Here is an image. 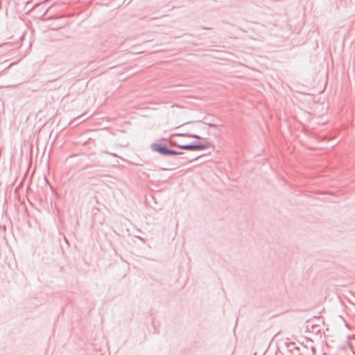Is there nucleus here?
Here are the masks:
<instances>
[{
  "mask_svg": "<svg viewBox=\"0 0 355 355\" xmlns=\"http://www.w3.org/2000/svg\"><path fill=\"white\" fill-rule=\"evenodd\" d=\"M1 2L0 1V10L1 9Z\"/></svg>",
  "mask_w": 355,
  "mask_h": 355,
  "instance_id": "nucleus-19",
  "label": "nucleus"
},
{
  "mask_svg": "<svg viewBox=\"0 0 355 355\" xmlns=\"http://www.w3.org/2000/svg\"><path fill=\"white\" fill-rule=\"evenodd\" d=\"M185 155V153H184L182 151H178V155Z\"/></svg>",
  "mask_w": 355,
  "mask_h": 355,
  "instance_id": "nucleus-13",
  "label": "nucleus"
},
{
  "mask_svg": "<svg viewBox=\"0 0 355 355\" xmlns=\"http://www.w3.org/2000/svg\"><path fill=\"white\" fill-rule=\"evenodd\" d=\"M171 137H189L193 138L198 140H205V138L201 137L197 134L190 133L189 132H175L171 135Z\"/></svg>",
  "mask_w": 355,
  "mask_h": 355,
  "instance_id": "nucleus-5",
  "label": "nucleus"
},
{
  "mask_svg": "<svg viewBox=\"0 0 355 355\" xmlns=\"http://www.w3.org/2000/svg\"><path fill=\"white\" fill-rule=\"evenodd\" d=\"M201 29H204V30H210L211 29V28L210 27H206V26H200V27Z\"/></svg>",
  "mask_w": 355,
  "mask_h": 355,
  "instance_id": "nucleus-12",
  "label": "nucleus"
},
{
  "mask_svg": "<svg viewBox=\"0 0 355 355\" xmlns=\"http://www.w3.org/2000/svg\"><path fill=\"white\" fill-rule=\"evenodd\" d=\"M345 326H346L347 328H349V326H348V324H347V322H345Z\"/></svg>",
  "mask_w": 355,
  "mask_h": 355,
  "instance_id": "nucleus-18",
  "label": "nucleus"
},
{
  "mask_svg": "<svg viewBox=\"0 0 355 355\" xmlns=\"http://www.w3.org/2000/svg\"><path fill=\"white\" fill-rule=\"evenodd\" d=\"M299 355H302V354H300Z\"/></svg>",
  "mask_w": 355,
  "mask_h": 355,
  "instance_id": "nucleus-21",
  "label": "nucleus"
},
{
  "mask_svg": "<svg viewBox=\"0 0 355 355\" xmlns=\"http://www.w3.org/2000/svg\"><path fill=\"white\" fill-rule=\"evenodd\" d=\"M150 149L161 155L166 156L168 148L165 144L153 143L150 144Z\"/></svg>",
  "mask_w": 355,
  "mask_h": 355,
  "instance_id": "nucleus-3",
  "label": "nucleus"
},
{
  "mask_svg": "<svg viewBox=\"0 0 355 355\" xmlns=\"http://www.w3.org/2000/svg\"><path fill=\"white\" fill-rule=\"evenodd\" d=\"M52 80H48L46 81H40L39 83V85L37 87V88L34 89L33 91H37V90H39L45 83V82L46 83H49V82H51Z\"/></svg>",
  "mask_w": 355,
  "mask_h": 355,
  "instance_id": "nucleus-8",
  "label": "nucleus"
},
{
  "mask_svg": "<svg viewBox=\"0 0 355 355\" xmlns=\"http://www.w3.org/2000/svg\"><path fill=\"white\" fill-rule=\"evenodd\" d=\"M311 351H312L313 354H314L315 352V348L314 347H311Z\"/></svg>",
  "mask_w": 355,
  "mask_h": 355,
  "instance_id": "nucleus-15",
  "label": "nucleus"
},
{
  "mask_svg": "<svg viewBox=\"0 0 355 355\" xmlns=\"http://www.w3.org/2000/svg\"><path fill=\"white\" fill-rule=\"evenodd\" d=\"M200 157V156L196 157H189L187 156L181 155V157H179L175 159V165L178 166H185L189 163H191L193 161H195L198 159Z\"/></svg>",
  "mask_w": 355,
  "mask_h": 355,
  "instance_id": "nucleus-4",
  "label": "nucleus"
},
{
  "mask_svg": "<svg viewBox=\"0 0 355 355\" xmlns=\"http://www.w3.org/2000/svg\"><path fill=\"white\" fill-rule=\"evenodd\" d=\"M169 145L171 147H176L178 148V146H180L181 145L180 144H178L175 141H172V140H169Z\"/></svg>",
  "mask_w": 355,
  "mask_h": 355,
  "instance_id": "nucleus-11",
  "label": "nucleus"
},
{
  "mask_svg": "<svg viewBox=\"0 0 355 355\" xmlns=\"http://www.w3.org/2000/svg\"><path fill=\"white\" fill-rule=\"evenodd\" d=\"M204 142H200V140L193 141L189 144L191 150H202L209 149L212 146L210 141L203 140Z\"/></svg>",
  "mask_w": 355,
  "mask_h": 355,
  "instance_id": "nucleus-2",
  "label": "nucleus"
},
{
  "mask_svg": "<svg viewBox=\"0 0 355 355\" xmlns=\"http://www.w3.org/2000/svg\"><path fill=\"white\" fill-rule=\"evenodd\" d=\"M168 139H166V138H164V137H162V138H161V139H159V141H168Z\"/></svg>",
  "mask_w": 355,
  "mask_h": 355,
  "instance_id": "nucleus-16",
  "label": "nucleus"
},
{
  "mask_svg": "<svg viewBox=\"0 0 355 355\" xmlns=\"http://www.w3.org/2000/svg\"><path fill=\"white\" fill-rule=\"evenodd\" d=\"M178 153V150L168 148L166 156H177Z\"/></svg>",
  "mask_w": 355,
  "mask_h": 355,
  "instance_id": "nucleus-6",
  "label": "nucleus"
},
{
  "mask_svg": "<svg viewBox=\"0 0 355 355\" xmlns=\"http://www.w3.org/2000/svg\"><path fill=\"white\" fill-rule=\"evenodd\" d=\"M178 148L181 149V150H191V148H190L189 144H182L180 146H178Z\"/></svg>",
  "mask_w": 355,
  "mask_h": 355,
  "instance_id": "nucleus-9",
  "label": "nucleus"
},
{
  "mask_svg": "<svg viewBox=\"0 0 355 355\" xmlns=\"http://www.w3.org/2000/svg\"><path fill=\"white\" fill-rule=\"evenodd\" d=\"M189 123H190V122H187V123H186V124H189ZM184 125H185V123H184ZM182 125H184V124H183Z\"/></svg>",
  "mask_w": 355,
  "mask_h": 355,
  "instance_id": "nucleus-20",
  "label": "nucleus"
},
{
  "mask_svg": "<svg viewBox=\"0 0 355 355\" xmlns=\"http://www.w3.org/2000/svg\"><path fill=\"white\" fill-rule=\"evenodd\" d=\"M198 123H202V121H196ZM204 125H208L209 127H212V128H217L218 127V125L217 124H215V123H203Z\"/></svg>",
  "mask_w": 355,
  "mask_h": 355,
  "instance_id": "nucleus-7",
  "label": "nucleus"
},
{
  "mask_svg": "<svg viewBox=\"0 0 355 355\" xmlns=\"http://www.w3.org/2000/svg\"><path fill=\"white\" fill-rule=\"evenodd\" d=\"M352 338H355V335L348 336V339H351Z\"/></svg>",
  "mask_w": 355,
  "mask_h": 355,
  "instance_id": "nucleus-14",
  "label": "nucleus"
},
{
  "mask_svg": "<svg viewBox=\"0 0 355 355\" xmlns=\"http://www.w3.org/2000/svg\"><path fill=\"white\" fill-rule=\"evenodd\" d=\"M347 347H352V346L351 343H349V341H347V342L346 343V345H345L340 346V347H339V349H342V350H344V349H345Z\"/></svg>",
  "mask_w": 355,
  "mask_h": 355,
  "instance_id": "nucleus-10",
  "label": "nucleus"
},
{
  "mask_svg": "<svg viewBox=\"0 0 355 355\" xmlns=\"http://www.w3.org/2000/svg\"><path fill=\"white\" fill-rule=\"evenodd\" d=\"M204 142H200V140L193 141L189 144L191 150H202L209 149L212 146L210 141L203 140Z\"/></svg>",
  "mask_w": 355,
  "mask_h": 355,
  "instance_id": "nucleus-1",
  "label": "nucleus"
},
{
  "mask_svg": "<svg viewBox=\"0 0 355 355\" xmlns=\"http://www.w3.org/2000/svg\"><path fill=\"white\" fill-rule=\"evenodd\" d=\"M294 349L299 351L300 349V347H295Z\"/></svg>",
  "mask_w": 355,
  "mask_h": 355,
  "instance_id": "nucleus-17",
  "label": "nucleus"
}]
</instances>
